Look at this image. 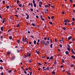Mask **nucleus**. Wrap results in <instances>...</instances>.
<instances>
[{"label":"nucleus","mask_w":75,"mask_h":75,"mask_svg":"<svg viewBox=\"0 0 75 75\" xmlns=\"http://www.w3.org/2000/svg\"><path fill=\"white\" fill-rule=\"evenodd\" d=\"M67 72L69 75H71V74L69 73L68 71H67Z\"/></svg>","instance_id":"nucleus-20"},{"label":"nucleus","mask_w":75,"mask_h":75,"mask_svg":"<svg viewBox=\"0 0 75 75\" xmlns=\"http://www.w3.org/2000/svg\"><path fill=\"white\" fill-rule=\"evenodd\" d=\"M30 37H31V38H33V35H31Z\"/></svg>","instance_id":"nucleus-59"},{"label":"nucleus","mask_w":75,"mask_h":75,"mask_svg":"<svg viewBox=\"0 0 75 75\" xmlns=\"http://www.w3.org/2000/svg\"><path fill=\"white\" fill-rule=\"evenodd\" d=\"M20 26V25L19 24H17V25H16V27H19Z\"/></svg>","instance_id":"nucleus-17"},{"label":"nucleus","mask_w":75,"mask_h":75,"mask_svg":"<svg viewBox=\"0 0 75 75\" xmlns=\"http://www.w3.org/2000/svg\"><path fill=\"white\" fill-rule=\"evenodd\" d=\"M33 43L35 45H36V40H34V41L33 42Z\"/></svg>","instance_id":"nucleus-15"},{"label":"nucleus","mask_w":75,"mask_h":75,"mask_svg":"<svg viewBox=\"0 0 75 75\" xmlns=\"http://www.w3.org/2000/svg\"><path fill=\"white\" fill-rule=\"evenodd\" d=\"M1 30L2 31H3V27L2 26L1 28Z\"/></svg>","instance_id":"nucleus-8"},{"label":"nucleus","mask_w":75,"mask_h":75,"mask_svg":"<svg viewBox=\"0 0 75 75\" xmlns=\"http://www.w3.org/2000/svg\"><path fill=\"white\" fill-rule=\"evenodd\" d=\"M71 57L72 58H73L75 59V56H74L72 55L71 56Z\"/></svg>","instance_id":"nucleus-16"},{"label":"nucleus","mask_w":75,"mask_h":75,"mask_svg":"<svg viewBox=\"0 0 75 75\" xmlns=\"http://www.w3.org/2000/svg\"><path fill=\"white\" fill-rule=\"evenodd\" d=\"M17 52H18V53H19L20 52V51L19 50H17Z\"/></svg>","instance_id":"nucleus-63"},{"label":"nucleus","mask_w":75,"mask_h":75,"mask_svg":"<svg viewBox=\"0 0 75 75\" xmlns=\"http://www.w3.org/2000/svg\"><path fill=\"white\" fill-rule=\"evenodd\" d=\"M63 29L64 30H66V28L65 27H64L63 28Z\"/></svg>","instance_id":"nucleus-30"},{"label":"nucleus","mask_w":75,"mask_h":75,"mask_svg":"<svg viewBox=\"0 0 75 75\" xmlns=\"http://www.w3.org/2000/svg\"><path fill=\"white\" fill-rule=\"evenodd\" d=\"M54 16H51V18L52 19H54Z\"/></svg>","instance_id":"nucleus-47"},{"label":"nucleus","mask_w":75,"mask_h":75,"mask_svg":"<svg viewBox=\"0 0 75 75\" xmlns=\"http://www.w3.org/2000/svg\"><path fill=\"white\" fill-rule=\"evenodd\" d=\"M52 45H53V44H52H52H51V45H50V47L51 48H52Z\"/></svg>","instance_id":"nucleus-35"},{"label":"nucleus","mask_w":75,"mask_h":75,"mask_svg":"<svg viewBox=\"0 0 75 75\" xmlns=\"http://www.w3.org/2000/svg\"><path fill=\"white\" fill-rule=\"evenodd\" d=\"M11 54V53L9 52H8L7 53V54L8 55H9Z\"/></svg>","instance_id":"nucleus-7"},{"label":"nucleus","mask_w":75,"mask_h":75,"mask_svg":"<svg viewBox=\"0 0 75 75\" xmlns=\"http://www.w3.org/2000/svg\"><path fill=\"white\" fill-rule=\"evenodd\" d=\"M72 21H75V18H72Z\"/></svg>","instance_id":"nucleus-36"},{"label":"nucleus","mask_w":75,"mask_h":75,"mask_svg":"<svg viewBox=\"0 0 75 75\" xmlns=\"http://www.w3.org/2000/svg\"><path fill=\"white\" fill-rule=\"evenodd\" d=\"M30 10H31V11H33V9L32 8H30Z\"/></svg>","instance_id":"nucleus-50"},{"label":"nucleus","mask_w":75,"mask_h":75,"mask_svg":"<svg viewBox=\"0 0 75 75\" xmlns=\"http://www.w3.org/2000/svg\"><path fill=\"white\" fill-rule=\"evenodd\" d=\"M42 2L41 1H40L39 2V6L40 7H42Z\"/></svg>","instance_id":"nucleus-1"},{"label":"nucleus","mask_w":75,"mask_h":75,"mask_svg":"<svg viewBox=\"0 0 75 75\" xmlns=\"http://www.w3.org/2000/svg\"><path fill=\"white\" fill-rule=\"evenodd\" d=\"M18 5L19 7H21L22 6V4H18Z\"/></svg>","instance_id":"nucleus-25"},{"label":"nucleus","mask_w":75,"mask_h":75,"mask_svg":"<svg viewBox=\"0 0 75 75\" xmlns=\"http://www.w3.org/2000/svg\"><path fill=\"white\" fill-rule=\"evenodd\" d=\"M22 41L23 43H24L25 42V40L24 39V38H23Z\"/></svg>","instance_id":"nucleus-9"},{"label":"nucleus","mask_w":75,"mask_h":75,"mask_svg":"<svg viewBox=\"0 0 75 75\" xmlns=\"http://www.w3.org/2000/svg\"><path fill=\"white\" fill-rule=\"evenodd\" d=\"M45 43V40H42L41 42V44H44Z\"/></svg>","instance_id":"nucleus-3"},{"label":"nucleus","mask_w":75,"mask_h":75,"mask_svg":"<svg viewBox=\"0 0 75 75\" xmlns=\"http://www.w3.org/2000/svg\"><path fill=\"white\" fill-rule=\"evenodd\" d=\"M59 47H62V45H60Z\"/></svg>","instance_id":"nucleus-57"},{"label":"nucleus","mask_w":75,"mask_h":75,"mask_svg":"<svg viewBox=\"0 0 75 75\" xmlns=\"http://www.w3.org/2000/svg\"><path fill=\"white\" fill-rule=\"evenodd\" d=\"M27 56H28L27 55H24V58H26L27 57Z\"/></svg>","instance_id":"nucleus-23"},{"label":"nucleus","mask_w":75,"mask_h":75,"mask_svg":"<svg viewBox=\"0 0 75 75\" xmlns=\"http://www.w3.org/2000/svg\"><path fill=\"white\" fill-rule=\"evenodd\" d=\"M30 5H31V7H33V4L32 3H30Z\"/></svg>","instance_id":"nucleus-28"},{"label":"nucleus","mask_w":75,"mask_h":75,"mask_svg":"<svg viewBox=\"0 0 75 75\" xmlns=\"http://www.w3.org/2000/svg\"><path fill=\"white\" fill-rule=\"evenodd\" d=\"M53 58V56H51L50 57V59H52Z\"/></svg>","instance_id":"nucleus-29"},{"label":"nucleus","mask_w":75,"mask_h":75,"mask_svg":"<svg viewBox=\"0 0 75 75\" xmlns=\"http://www.w3.org/2000/svg\"><path fill=\"white\" fill-rule=\"evenodd\" d=\"M35 0H33V4H35Z\"/></svg>","instance_id":"nucleus-22"},{"label":"nucleus","mask_w":75,"mask_h":75,"mask_svg":"<svg viewBox=\"0 0 75 75\" xmlns=\"http://www.w3.org/2000/svg\"><path fill=\"white\" fill-rule=\"evenodd\" d=\"M9 39L10 40L12 39V36H9Z\"/></svg>","instance_id":"nucleus-12"},{"label":"nucleus","mask_w":75,"mask_h":75,"mask_svg":"<svg viewBox=\"0 0 75 75\" xmlns=\"http://www.w3.org/2000/svg\"><path fill=\"white\" fill-rule=\"evenodd\" d=\"M52 74H55V73L54 71H52Z\"/></svg>","instance_id":"nucleus-55"},{"label":"nucleus","mask_w":75,"mask_h":75,"mask_svg":"<svg viewBox=\"0 0 75 75\" xmlns=\"http://www.w3.org/2000/svg\"><path fill=\"white\" fill-rule=\"evenodd\" d=\"M31 62H32V60H31V59L29 60V62L30 63H31Z\"/></svg>","instance_id":"nucleus-49"},{"label":"nucleus","mask_w":75,"mask_h":75,"mask_svg":"<svg viewBox=\"0 0 75 75\" xmlns=\"http://www.w3.org/2000/svg\"><path fill=\"white\" fill-rule=\"evenodd\" d=\"M32 25L33 26H35V24L34 23H32Z\"/></svg>","instance_id":"nucleus-21"},{"label":"nucleus","mask_w":75,"mask_h":75,"mask_svg":"<svg viewBox=\"0 0 75 75\" xmlns=\"http://www.w3.org/2000/svg\"><path fill=\"white\" fill-rule=\"evenodd\" d=\"M24 72L25 74H27V72L25 71V70L24 71Z\"/></svg>","instance_id":"nucleus-56"},{"label":"nucleus","mask_w":75,"mask_h":75,"mask_svg":"<svg viewBox=\"0 0 75 75\" xmlns=\"http://www.w3.org/2000/svg\"><path fill=\"white\" fill-rule=\"evenodd\" d=\"M36 17L37 19H38L39 18V16H38V15H36Z\"/></svg>","instance_id":"nucleus-45"},{"label":"nucleus","mask_w":75,"mask_h":75,"mask_svg":"<svg viewBox=\"0 0 75 75\" xmlns=\"http://www.w3.org/2000/svg\"><path fill=\"white\" fill-rule=\"evenodd\" d=\"M20 40H17V42L19 43L20 42Z\"/></svg>","instance_id":"nucleus-32"},{"label":"nucleus","mask_w":75,"mask_h":75,"mask_svg":"<svg viewBox=\"0 0 75 75\" xmlns=\"http://www.w3.org/2000/svg\"><path fill=\"white\" fill-rule=\"evenodd\" d=\"M23 47H20V49H20V51L21 52H22L23 51Z\"/></svg>","instance_id":"nucleus-5"},{"label":"nucleus","mask_w":75,"mask_h":75,"mask_svg":"<svg viewBox=\"0 0 75 75\" xmlns=\"http://www.w3.org/2000/svg\"><path fill=\"white\" fill-rule=\"evenodd\" d=\"M72 52L74 54H75V53L74 51H73Z\"/></svg>","instance_id":"nucleus-52"},{"label":"nucleus","mask_w":75,"mask_h":75,"mask_svg":"<svg viewBox=\"0 0 75 75\" xmlns=\"http://www.w3.org/2000/svg\"><path fill=\"white\" fill-rule=\"evenodd\" d=\"M74 64L73 65H72V64L71 66V67H74Z\"/></svg>","instance_id":"nucleus-34"},{"label":"nucleus","mask_w":75,"mask_h":75,"mask_svg":"<svg viewBox=\"0 0 75 75\" xmlns=\"http://www.w3.org/2000/svg\"><path fill=\"white\" fill-rule=\"evenodd\" d=\"M64 13H65V11H63L62 12V14L63 15H64Z\"/></svg>","instance_id":"nucleus-41"},{"label":"nucleus","mask_w":75,"mask_h":75,"mask_svg":"<svg viewBox=\"0 0 75 75\" xmlns=\"http://www.w3.org/2000/svg\"><path fill=\"white\" fill-rule=\"evenodd\" d=\"M3 36H1L0 38L1 39V40L3 41Z\"/></svg>","instance_id":"nucleus-10"},{"label":"nucleus","mask_w":75,"mask_h":75,"mask_svg":"<svg viewBox=\"0 0 75 75\" xmlns=\"http://www.w3.org/2000/svg\"><path fill=\"white\" fill-rule=\"evenodd\" d=\"M29 15H28L27 16V17L26 18L27 19H29Z\"/></svg>","instance_id":"nucleus-13"},{"label":"nucleus","mask_w":75,"mask_h":75,"mask_svg":"<svg viewBox=\"0 0 75 75\" xmlns=\"http://www.w3.org/2000/svg\"><path fill=\"white\" fill-rule=\"evenodd\" d=\"M11 71H12L11 70H10L8 72V73H11Z\"/></svg>","instance_id":"nucleus-31"},{"label":"nucleus","mask_w":75,"mask_h":75,"mask_svg":"<svg viewBox=\"0 0 75 75\" xmlns=\"http://www.w3.org/2000/svg\"><path fill=\"white\" fill-rule=\"evenodd\" d=\"M4 19H6V18H3V21L2 22V23H4V22L6 21L5 20H4Z\"/></svg>","instance_id":"nucleus-6"},{"label":"nucleus","mask_w":75,"mask_h":75,"mask_svg":"<svg viewBox=\"0 0 75 75\" xmlns=\"http://www.w3.org/2000/svg\"><path fill=\"white\" fill-rule=\"evenodd\" d=\"M67 45L68 46V47H69V48H70L71 47L70 46V45Z\"/></svg>","instance_id":"nucleus-43"},{"label":"nucleus","mask_w":75,"mask_h":75,"mask_svg":"<svg viewBox=\"0 0 75 75\" xmlns=\"http://www.w3.org/2000/svg\"><path fill=\"white\" fill-rule=\"evenodd\" d=\"M5 4V1H3V4Z\"/></svg>","instance_id":"nucleus-39"},{"label":"nucleus","mask_w":75,"mask_h":75,"mask_svg":"<svg viewBox=\"0 0 75 75\" xmlns=\"http://www.w3.org/2000/svg\"><path fill=\"white\" fill-rule=\"evenodd\" d=\"M15 59V56L12 57L11 59V60L13 61Z\"/></svg>","instance_id":"nucleus-2"},{"label":"nucleus","mask_w":75,"mask_h":75,"mask_svg":"<svg viewBox=\"0 0 75 75\" xmlns=\"http://www.w3.org/2000/svg\"><path fill=\"white\" fill-rule=\"evenodd\" d=\"M58 50L59 52H60L61 51V50H60V49H59Z\"/></svg>","instance_id":"nucleus-60"},{"label":"nucleus","mask_w":75,"mask_h":75,"mask_svg":"<svg viewBox=\"0 0 75 75\" xmlns=\"http://www.w3.org/2000/svg\"><path fill=\"white\" fill-rule=\"evenodd\" d=\"M30 55H31V53H30L28 54V57H29L30 56Z\"/></svg>","instance_id":"nucleus-42"},{"label":"nucleus","mask_w":75,"mask_h":75,"mask_svg":"<svg viewBox=\"0 0 75 75\" xmlns=\"http://www.w3.org/2000/svg\"><path fill=\"white\" fill-rule=\"evenodd\" d=\"M38 64H39V66H40L42 64H41L40 63H39Z\"/></svg>","instance_id":"nucleus-61"},{"label":"nucleus","mask_w":75,"mask_h":75,"mask_svg":"<svg viewBox=\"0 0 75 75\" xmlns=\"http://www.w3.org/2000/svg\"><path fill=\"white\" fill-rule=\"evenodd\" d=\"M19 0H17V4H18V3L19 2Z\"/></svg>","instance_id":"nucleus-38"},{"label":"nucleus","mask_w":75,"mask_h":75,"mask_svg":"<svg viewBox=\"0 0 75 75\" xmlns=\"http://www.w3.org/2000/svg\"><path fill=\"white\" fill-rule=\"evenodd\" d=\"M72 39V37L71 36H69V38H68V41H69V40Z\"/></svg>","instance_id":"nucleus-4"},{"label":"nucleus","mask_w":75,"mask_h":75,"mask_svg":"<svg viewBox=\"0 0 75 75\" xmlns=\"http://www.w3.org/2000/svg\"><path fill=\"white\" fill-rule=\"evenodd\" d=\"M15 16L17 18L18 17V15H15Z\"/></svg>","instance_id":"nucleus-46"},{"label":"nucleus","mask_w":75,"mask_h":75,"mask_svg":"<svg viewBox=\"0 0 75 75\" xmlns=\"http://www.w3.org/2000/svg\"><path fill=\"white\" fill-rule=\"evenodd\" d=\"M1 75H3V72H1Z\"/></svg>","instance_id":"nucleus-64"},{"label":"nucleus","mask_w":75,"mask_h":75,"mask_svg":"<svg viewBox=\"0 0 75 75\" xmlns=\"http://www.w3.org/2000/svg\"><path fill=\"white\" fill-rule=\"evenodd\" d=\"M57 62L56 60H55V62L54 63V64L55 65L56 64Z\"/></svg>","instance_id":"nucleus-27"},{"label":"nucleus","mask_w":75,"mask_h":75,"mask_svg":"<svg viewBox=\"0 0 75 75\" xmlns=\"http://www.w3.org/2000/svg\"><path fill=\"white\" fill-rule=\"evenodd\" d=\"M0 69L1 70L3 69V68L2 67H0Z\"/></svg>","instance_id":"nucleus-19"},{"label":"nucleus","mask_w":75,"mask_h":75,"mask_svg":"<svg viewBox=\"0 0 75 75\" xmlns=\"http://www.w3.org/2000/svg\"><path fill=\"white\" fill-rule=\"evenodd\" d=\"M32 71L30 72V75H32Z\"/></svg>","instance_id":"nucleus-54"},{"label":"nucleus","mask_w":75,"mask_h":75,"mask_svg":"<svg viewBox=\"0 0 75 75\" xmlns=\"http://www.w3.org/2000/svg\"><path fill=\"white\" fill-rule=\"evenodd\" d=\"M47 43H45V46L47 47Z\"/></svg>","instance_id":"nucleus-24"},{"label":"nucleus","mask_w":75,"mask_h":75,"mask_svg":"<svg viewBox=\"0 0 75 75\" xmlns=\"http://www.w3.org/2000/svg\"><path fill=\"white\" fill-rule=\"evenodd\" d=\"M65 53H66V54L67 55H68L69 54V52L68 51H67Z\"/></svg>","instance_id":"nucleus-11"},{"label":"nucleus","mask_w":75,"mask_h":75,"mask_svg":"<svg viewBox=\"0 0 75 75\" xmlns=\"http://www.w3.org/2000/svg\"><path fill=\"white\" fill-rule=\"evenodd\" d=\"M48 18L49 19H50V16H48Z\"/></svg>","instance_id":"nucleus-62"},{"label":"nucleus","mask_w":75,"mask_h":75,"mask_svg":"<svg viewBox=\"0 0 75 75\" xmlns=\"http://www.w3.org/2000/svg\"><path fill=\"white\" fill-rule=\"evenodd\" d=\"M67 20H65L64 21V23H67Z\"/></svg>","instance_id":"nucleus-40"},{"label":"nucleus","mask_w":75,"mask_h":75,"mask_svg":"<svg viewBox=\"0 0 75 75\" xmlns=\"http://www.w3.org/2000/svg\"><path fill=\"white\" fill-rule=\"evenodd\" d=\"M67 49L69 51H70V49L69 48V47H67Z\"/></svg>","instance_id":"nucleus-37"},{"label":"nucleus","mask_w":75,"mask_h":75,"mask_svg":"<svg viewBox=\"0 0 75 75\" xmlns=\"http://www.w3.org/2000/svg\"><path fill=\"white\" fill-rule=\"evenodd\" d=\"M6 8L8 9L9 8V6H8L6 7Z\"/></svg>","instance_id":"nucleus-48"},{"label":"nucleus","mask_w":75,"mask_h":75,"mask_svg":"<svg viewBox=\"0 0 75 75\" xmlns=\"http://www.w3.org/2000/svg\"><path fill=\"white\" fill-rule=\"evenodd\" d=\"M34 4V7H36V5L35 3H34L33 4Z\"/></svg>","instance_id":"nucleus-14"},{"label":"nucleus","mask_w":75,"mask_h":75,"mask_svg":"<svg viewBox=\"0 0 75 75\" xmlns=\"http://www.w3.org/2000/svg\"><path fill=\"white\" fill-rule=\"evenodd\" d=\"M48 6H48V5H45V7H48Z\"/></svg>","instance_id":"nucleus-33"},{"label":"nucleus","mask_w":75,"mask_h":75,"mask_svg":"<svg viewBox=\"0 0 75 75\" xmlns=\"http://www.w3.org/2000/svg\"><path fill=\"white\" fill-rule=\"evenodd\" d=\"M55 42H57V39H55Z\"/></svg>","instance_id":"nucleus-53"},{"label":"nucleus","mask_w":75,"mask_h":75,"mask_svg":"<svg viewBox=\"0 0 75 75\" xmlns=\"http://www.w3.org/2000/svg\"><path fill=\"white\" fill-rule=\"evenodd\" d=\"M0 62H3V61L2 60H1V59H0Z\"/></svg>","instance_id":"nucleus-44"},{"label":"nucleus","mask_w":75,"mask_h":75,"mask_svg":"<svg viewBox=\"0 0 75 75\" xmlns=\"http://www.w3.org/2000/svg\"><path fill=\"white\" fill-rule=\"evenodd\" d=\"M61 41H62V42H63V38L62 39H61Z\"/></svg>","instance_id":"nucleus-58"},{"label":"nucleus","mask_w":75,"mask_h":75,"mask_svg":"<svg viewBox=\"0 0 75 75\" xmlns=\"http://www.w3.org/2000/svg\"><path fill=\"white\" fill-rule=\"evenodd\" d=\"M49 67H47L46 69V70H49Z\"/></svg>","instance_id":"nucleus-26"},{"label":"nucleus","mask_w":75,"mask_h":75,"mask_svg":"<svg viewBox=\"0 0 75 75\" xmlns=\"http://www.w3.org/2000/svg\"><path fill=\"white\" fill-rule=\"evenodd\" d=\"M41 20L42 21H45V20L43 18H42Z\"/></svg>","instance_id":"nucleus-51"},{"label":"nucleus","mask_w":75,"mask_h":75,"mask_svg":"<svg viewBox=\"0 0 75 75\" xmlns=\"http://www.w3.org/2000/svg\"><path fill=\"white\" fill-rule=\"evenodd\" d=\"M49 23L50 24H51V25H52V24H53V23H52V22H51V21L49 22Z\"/></svg>","instance_id":"nucleus-18"}]
</instances>
